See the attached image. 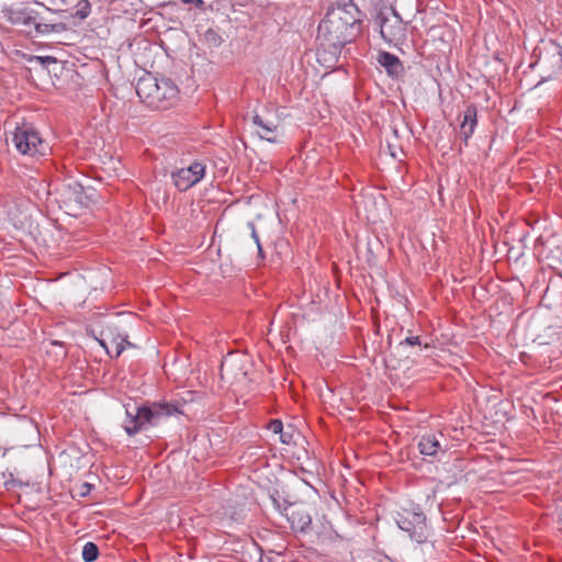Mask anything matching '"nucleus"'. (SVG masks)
<instances>
[{
    "label": "nucleus",
    "mask_w": 562,
    "mask_h": 562,
    "mask_svg": "<svg viewBox=\"0 0 562 562\" xmlns=\"http://www.w3.org/2000/svg\"><path fill=\"white\" fill-rule=\"evenodd\" d=\"M232 373H235V381H240V379L246 375V372L241 371V367L237 361H235L234 359H226L221 364L222 378H224L225 375H229Z\"/></svg>",
    "instance_id": "4468645a"
},
{
    "label": "nucleus",
    "mask_w": 562,
    "mask_h": 562,
    "mask_svg": "<svg viewBox=\"0 0 562 562\" xmlns=\"http://www.w3.org/2000/svg\"><path fill=\"white\" fill-rule=\"evenodd\" d=\"M420 339L418 336H409L400 342V346H420Z\"/></svg>",
    "instance_id": "4be33fe9"
},
{
    "label": "nucleus",
    "mask_w": 562,
    "mask_h": 562,
    "mask_svg": "<svg viewBox=\"0 0 562 562\" xmlns=\"http://www.w3.org/2000/svg\"><path fill=\"white\" fill-rule=\"evenodd\" d=\"M184 4L194 3L196 8L202 9L204 7L203 0H181Z\"/></svg>",
    "instance_id": "a878e982"
},
{
    "label": "nucleus",
    "mask_w": 562,
    "mask_h": 562,
    "mask_svg": "<svg viewBox=\"0 0 562 562\" xmlns=\"http://www.w3.org/2000/svg\"><path fill=\"white\" fill-rule=\"evenodd\" d=\"M551 65L554 68L553 72L543 77L542 81L549 80L553 78V75H558L562 70V55L561 54H554L551 57Z\"/></svg>",
    "instance_id": "dca6fc26"
},
{
    "label": "nucleus",
    "mask_w": 562,
    "mask_h": 562,
    "mask_svg": "<svg viewBox=\"0 0 562 562\" xmlns=\"http://www.w3.org/2000/svg\"><path fill=\"white\" fill-rule=\"evenodd\" d=\"M69 25L66 22L50 23V33H61L67 31Z\"/></svg>",
    "instance_id": "412c9836"
},
{
    "label": "nucleus",
    "mask_w": 562,
    "mask_h": 562,
    "mask_svg": "<svg viewBox=\"0 0 562 562\" xmlns=\"http://www.w3.org/2000/svg\"><path fill=\"white\" fill-rule=\"evenodd\" d=\"M292 435L289 432H284L283 430L280 432V441L282 443L289 445L291 442Z\"/></svg>",
    "instance_id": "393cba45"
},
{
    "label": "nucleus",
    "mask_w": 562,
    "mask_h": 562,
    "mask_svg": "<svg viewBox=\"0 0 562 562\" xmlns=\"http://www.w3.org/2000/svg\"><path fill=\"white\" fill-rule=\"evenodd\" d=\"M12 142L16 149L24 155H35L42 153L43 140L38 132L27 123L16 126Z\"/></svg>",
    "instance_id": "39448f33"
},
{
    "label": "nucleus",
    "mask_w": 562,
    "mask_h": 562,
    "mask_svg": "<svg viewBox=\"0 0 562 562\" xmlns=\"http://www.w3.org/2000/svg\"><path fill=\"white\" fill-rule=\"evenodd\" d=\"M476 124H477V110H476L475 105H473V104L468 105L465 111L463 112V119L460 124V135L462 136L465 144L473 135Z\"/></svg>",
    "instance_id": "9b49d317"
},
{
    "label": "nucleus",
    "mask_w": 562,
    "mask_h": 562,
    "mask_svg": "<svg viewBox=\"0 0 562 562\" xmlns=\"http://www.w3.org/2000/svg\"><path fill=\"white\" fill-rule=\"evenodd\" d=\"M100 342H101V345H102L103 347H105V348L108 349V347H106V346H105V344H104V340H101Z\"/></svg>",
    "instance_id": "c85d7f7f"
},
{
    "label": "nucleus",
    "mask_w": 562,
    "mask_h": 562,
    "mask_svg": "<svg viewBox=\"0 0 562 562\" xmlns=\"http://www.w3.org/2000/svg\"><path fill=\"white\" fill-rule=\"evenodd\" d=\"M52 5L63 7L66 5V0H49Z\"/></svg>",
    "instance_id": "cd10ccee"
},
{
    "label": "nucleus",
    "mask_w": 562,
    "mask_h": 562,
    "mask_svg": "<svg viewBox=\"0 0 562 562\" xmlns=\"http://www.w3.org/2000/svg\"><path fill=\"white\" fill-rule=\"evenodd\" d=\"M376 21L380 26L381 37L389 44H396L404 38L405 27L402 19L394 10L392 11V18L380 14Z\"/></svg>",
    "instance_id": "0eeeda50"
},
{
    "label": "nucleus",
    "mask_w": 562,
    "mask_h": 562,
    "mask_svg": "<svg viewBox=\"0 0 562 562\" xmlns=\"http://www.w3.org/2000/svg\"><path fill=\"white\" fill-rule=\"evenodd\" d=\"M376 60L391 76H397L402 71L400 58L389 52H380Z\"/></svg>",
    "instance_id": "ddd939ff"
},
{
    "label": "nucleus",
    "mask_w": 562,
    "mask_h": 562,
    "mask_svg": "<svg viewBox=\"0 0 562 562\" xmlns=\"http://www.w3.org/2000/svg\"><path fill=\"white\" fill-rule=\"evenodd\" d=\"M204 40L206 43H209L210 45L214 46V47H217L222 44L223 40L222 37L218 35V33L212 29H209L207 31H205L204 33Z\"/></svg>",
    "instance_id": "f3484780"
},
{
    "label": "nucleus",
    "mask_w": 562,
    "mask_h": 562,
    "mask_svg": "<svg viewBox=\"0 0 562 562\" xmlns=\"http://www.w3.org/2000/svg\"><path fill=\"white\" fill-rule=\"evenodd\" d=\"M204 175L205 165L200 161H194L189 167L172 171L171 179L175 187L183 192L199 183Z\"/></svg>",
    "instance_id": "423d86ee"
},
{
    "label": "nucleus",
    "mask_w": 562,
    "mask_h": 562,
    "mask_svg": "<svg viewBox=\"0 0 562 562\" xmlns=\"http://www.w3.org/2000/svg\"><path fill=\"white\" fill-rule=\"evenodd\" d=\"M90 13V5L87 1H85V4L76 11L74 16L78 18L79 20H85Z\"/></svg>",
    "instance_id": "aec40b11"
},
{
    "label": "nucleus",
    "mask_w": 562,
    "mask_h": 562,
    "mask_svg": "<svg viewBox=\"0 0 562 562\" xmlns=\"http://www.w3.org/2000/svg\"><path fill=\"white\" fill-rule=\"evenodd\" d=\"M285 515L294 530L306 532L310 529L312 517L305 508L299 506H290L286 508Z\"/></svg>",
    "instance_id": "9d476101"
},
{
    "label": "nucleus",
    "mask_w": 562,
    "mask_h": 562,
    "mask_svg": "<svg viewBox=\"0 0 562 562\" xmlns=\"http://www.w3.org/2000/svg\"><path fill=\"white\" fill-rule=\"evenodd\" d=\"M417 447L422 456L437 458L446 452L447 440L442 432L425 434L420 436Z\"/></svg>",
    "instance_id": "6e6552de"
},
{
    "label": "nucleus",
    "mask_w": 562,
    "mask_h": 562,
    "mask_svg": "<svg viewBox=\"0 0 562 562\" xmlns=\"http://www.w3.org/2000/svg\"><path fill=\"white\" fill-rule=\"evenodd\" d=\"M64 196L67 202L75 203L81 207L87 206L90 200L83 187L77 181L65 184Z\"/></svg>",
    "instance_id": "f8f14e48"
},
{
    "label": "nucleus",
    "mask_w": 562,
    "mask_h": 562,
    "mask_svg": "<svg viewBox=\"0 0 562 562\" xmlns=\"http://www.w3.org/2000/svg\"><path fill=\"white\" fill-rule=\"evenodd\" d=\"M35 29L38 33L48 34V33H50V23H44V22L37 23L35 25Z\"/></svg>",
    "instance_id": "b1692460"
},
{
    "label": "nucleus",
    "mask_w": 562,
    "mask_h": 562,
    "mask_svg": "<svg viewBox=\"0 0 562 562\" xmlns=\"http://www.w3.org/2000/svg\"><path fill=\"white\" fill-rule=\"evenodd\" d=\"M252 124L257 126L256 133L261 139H266L270 143L278 142L277 136L279 124L276 120L256 113L252 116Z\"/></svg>",
    "instance_id": "1a4fd4ad"
},
{
    "label": "nucleus",
    "mask_w": 562,
    "mask_h": 562,
    "mask_svg": "<svg viewBox=\"0 0 562 562\" xmlns=\"http://www.w3.org/2000/svg\"><path fill=\"white\" fill-rule=\"evenodd\" d=\"M111 342L115 350V357H119L123 352V350L125 349V345H130L126 338L121 336L113 338Z\"/></svg>",
    "instance_id": "a211bd4d"
},
{
    "label": "nucleus",
    "mask_w": 562,
    "mask_h": 562,
    "mask_svg": "<svg viewBox=\"0 0 562 562\" xmlns=\"http://www.w3.org/2000/svg\"><path fill=\"white\" fill-rule=\"evenodd\" d=\"M37 59H38L43 65H48V64L56 63V58L50 57V56L37 57Z\"/></svg>",
    "instance_id": "bb28decb"
},
{
    "label": "nucleus",
    "mask_w": 562,
    "mask_h": 562,
    "mask_svg": "<svg viewBox=\"0 0 562 562\" xmlns=\"http://www.w3.org/2000/svg\"><path fill=\"white\" fill-rule=\"evenodd\" d=\"M181 413L178 405L167 402L126 408L124 429L130 436H134L147 426H157L164 419Z\"/></svg>",
    "instance_id": "7ed1b4c3"
},
{
    "label": "nucleus",
    "mask_w": 562,
    "mask_h": 562,
    "mask_svg": "<svg viewBox=\"0 0 562 562\" xmlns=\"http://www.w3.org/2000/svg\"><path fill=\"white\" fill-rule=\"evenodd\" d=\"M136 93L140 101L154 110H167L178 98V87L171 79L154 77L147 74L136 83Z\"/></svg>",
    "instance_id": "f03ea898"
},
{
    "label": "nucleus",
    "mask_w": 562,
    "mask_h": 562,
    "mask_svg": "<svg viewBox=\"0 0 562 562\" xmlns=\"http://www.w3.org/2000/svg\"><path fill=\"white\" fill-rule=\"evenodd\" d=\"M99 549L93 542H87L82 548V559L86 562H92L97 560Z\"/></svg>",
    "instance_id": "2eb2a0df"
},
{
    "label": "nucleus",
    "mask_w": 562,
    "mask_h": 562,
    "mask_svg": "<svg viewBox=\"0 0 562 562\" xmlns=\"http://www.w3.org/2000/svg\"><path fill=\"white\" fill-rule=\"evenodd\" d=\"M395 522L416 543H425L431 535L426 516L418 506L402 507L396 513Z\"/></svg>",
    "instance_id": "20e7f679"
},
{
    "label": "nucleus",
    "mask_w": 562,
    "mask_h": 562,
    "mask_svg": "<svg viewBox=\"0 0 562 562\" xmlns=\"http://www.w3.org/2000/svg\"><path fill=\"white\" fill-rule=\"evenodd\" d=\"M248 228L250 229V234H251V237L254 239V241L256 243L257 245V248H258V254L259 255H262V247H261V244H260V239H259V236L257 234V231H256V226L252 222H249L247 224Z\"/></svg>",
    "instance_id": "6ab92c4d"
},
{
    "label": "nucleus",
    "mask_w": 562,
    "mask_h": 562,
    "mask_svg": "<svg viewBox=\"0 0 562 562\" xmlns=\"http://www.w3.org/2000/svg\"><path fill=\"white\" fill-rule=\"evenodd\" d=\"M362 13L349 1L336 3L327 10L317 30V40L324 52L338 56L347 43L361 32Z\"/></svg>",
    "instance_id": "f257e3e1"
},
{
    "label": "nucleus",
    "mask_w": 562,
    "mask_h": 562,
    "mask_svg": "<svg viewBox=\"0 0 562 562\" xmlns=\"http://www.w3.org/2000/svg\"><path fill=\"white\" fill-rule=\"evenodd\" d=\"M269 429L273 432V434H280L282 430H283V424L281 420L279 419H273L270 422L269 424Z\"/></svg>",
    "instance_id": "5701e85b"
}]
</instances>
